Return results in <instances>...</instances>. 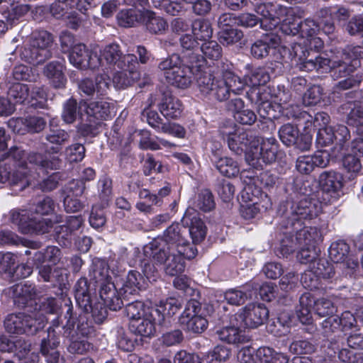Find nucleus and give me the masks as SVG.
Segmentation results:
<instances>
[{
  "label": "nucleus",
  "instance_id": "f257e3e1",
  "mask_svg": "<svg viewBox=\"0 0 363 363\" xmlns=\"http://www.w3.org/2000/svg\"><path fill=\"white\" fill-rule=\"evenodd\" d=\"M65 310L63 319L55 318L48 329L46 337H43L40 343V353L48 363H58L64 361L60 352L57 350L60 341L59 335L73 340L77 336L90 337L95 335V328L91 321L86 315H79L74 311L71 300L64 298Z\"/></svg>",
  "mask_w": 363,
  "mask_h": 363
},
{
  "label": "nucleus",
  "instance_id": "f03ea898",
  "mask_svg": "<svg viewBox=\"0 0 363 363\" xmlns=\"http://www.w3.org/2000/svg\"><path fill=\"white\" fill-rule=\"evenodd\" d=\"M179 43L183 50L182 55L173 53L162 59L157 69L167 84L179 89H186L192 82V77L188 72L196 74L201 71L205 67L206 59L194 52L199 43L194 35H182Z\"/></svg>",
  "mask_w": 363,
  "mask_h": 363
},
{
  "label": "nucleus",
  "instance_id": "7ed1b4c3",
  "mask_svg": "<svg viewBox=\"0 0 363 363\" xmlns=\"http://www.w3.org/2000/svg\"><path fill=\"white\" fill-rule=\"evenodd\" d=\"M221 134L232 152L238 155L245 153L246 162L253 168L262 169L264 164L276 160L278 147L274 138L263 140L260 143L251 131L240 128L224 130Z\"/></svg>",
  "mask_w": 363,
  "mask_h": 363
},
{
  "label": "nucleus",
  "instance_id": "20e7f679",
  "mask_svg": "<svg viewBox=\"0 0 363 363\" xmlns=\"http://www.w3.org/2000/svg\"><path fill=\"white\" fill-rule=\"evenodd\" d=\"M319 213L315 203L303 199L291 205L290 211L285 213L286 229H293L296 233V241L299 245L315 246L322 241L323 235L316 227H303L304 222L315 218Z\"/></svg>",
  "mask_w": 363,
  "mask_h": 363
},
{
  "label": "nucleus",
  "instance_id": "39448f33",
  "mask_svg": "<svg viewBox=\"0 0 363 363\" xmlns=\"http://www.w3.org/2000/svg\"><path fill=\"white\" fill-rule=\"evenodd\" d=\"M55 209V203L50 197L40 201L34 209L14 208L9 212V220L18 226L23 234H44L52 227L50 220L41 217Z\"/></svg>",
  "mask_w": 363,
  "mask_h": 363
},
{
  "label": "nucleus",
  "instance_id": "423d86ee",
  "mask_svg": "<svg viewBox=\"0 0 363 363\" xmlns=\"http://www.w3.org/2000/svg\"><path fill=\"white\" fill-rule=\"evenodd\" d=\"M90 277L99 285V296L108 308L115 311L120 310L123 303L112 281L106 260L99 258L93 260Z\"/></svg>",
  "mask_w": 363,
  "mask_h": 363
},
{
  "label": "nucleus",
  "instance_id": "0eeeda50",
  "mask_svg": "<svg viewBox=\"0 0 363 363\" xmlns=\"http://www.w3.org/2000/svg\"><path fill=\"white\" fill-rule=\"evenodd\" d=\"M6 330L11 334L33 335L44 326V317L38 313L9 314L4 320Z\"/></svg>",
  "mask_w": 363,
  "mask_h": 363
},
{
  "label": "nucleus",
  "instance_id": "6e6552de",
  "mask_svg": "<svg viewBox=\"0 0 363 363\" xmlns=\"http://www.w3.org/2000/svg\"><path fill=\"white\" fill-rule=\"evenodd\" d=\"M203 68L196 74H188L198 75L196 85L200 94L209 99L213 98L218 101H224L228 99V89L225 80L220 76H216L210 72H203Z\"/></svg>",
  "mask_w": 363,
  "mask_h": 363
},
{
  "label": "nucleus",
  "instance_id": "1a4fd4ad",
  "mask_svg": "<svg viewBox=\"0 0 363 363\" xmlns=\"http://www.w3.org/2000/svg\"><path fill=\"white\" fill-rule=\"evenodd\" d=\"M136 57L133 54H123L119 45L111 43L100 50L98 55L99 67L109 72L117 68L124 67L125 63L128 65L135 62Z\"/></svg>",
  "mask_w": 363,
  "mask_h": 363
},
{
  "label": "nucleus",
  "instance_id": "9d476101",
  "mask_svg": "<svg viewBox=\"0 0 363 363\" xmlns=\"http://www.w3.org/2000/svg\"><path fill=\"white\" fill-rule=\"evenodd\" d=\"M289 57L294 59L295 61L299 62L300 69L306 72H311L314 69L323 73L330 69V60L321 56L311 57V52L305 45L301 43H294L291 50H289Z\"/></svg>",
  "mask_w": 363,
  "mask_h": 363
},
{
  "label": "nucleus",
  "instance_id": "9b49d317",
  "mask_svg": "<svg viewBox=\"0 0 363 363\" xmlns=\"http://www.w3.org/2000/svg\"><path fill=\"white\" fill-rule=\"evenodd\" d=\"M179 323L189 332L203 333L207 328L208 322L204 316L201 304L196 300H190L179 317Z\"/></svg>",
  "mask_w": 363,
  "mask_h": 363
},
{
  "label": "nucleus",
  "instance_id": "f8f14e48",
  "mask_svg": "<svg viewBox=\"0 0 363 363\" xmlns=\"http://www.w3.org/2000/svg\"><path fill=\"white\" fill-rule=\"evenodd\" d=\"M290 9L277 3H264L256 6L255 11L260 15L261 27L265 30H272L281 25Z\"/></svg>",
  "mask_w": 363,
  "mask_h": 363
},
{
  "label": "nucleus",
  "instance_id": "ddd939ff",
  "mask_svg": "<svg viewBox=\"0 0 363 363\" xmlns=\"http://www.w3.org/2000/svg\"><path fill=\"white\" fill-rule=\"evenodd\" d=\"M268 316L269 311L264 304L249 303L234 315V319L243 328H255L264 324Z\"/></svg>",
  "mask_w": 363,
  "mask_h": 363
},
{
  "label": "nucleus",
  "instance_id": "4468645a",
  "mask_svg": "<svg viewBox=\"0 0 363 363\" xmlns=\"http://www.w3.org/2000/svg\"><path fill=\"white\" fill-rule=\"evenodd\" d=\"M360 48H354L343 53L342 60L333 61L330 60V69L333 77H346L354 72L357 66L361 65V61L357 58L360 56Z\"/></svg>",
  "mask_w": 363,
  "mask_h": 363
},
{
  "label": "nucleus",
  "instance_id": "2eb2a0df",
  "mask_svg": "<svg viewBox=\"0 0 363 363\" xmlns=\"http://www.w3.org/2000/svg\"><path fill=\"white\" fill-rule=\"evenodd\" d=\"M69 62L76 68L86 69L99 67L98 54L93 53L83 43L76 44L69 55Z\"/></svg>",
  "mask_w": 363,
  "mask_h": 363
},
{
  "label": "nucleus",
  "instance_id": "dca6fc26",
  "mask_svg": "<svg viewBox=\"0 0 363 363\" xmlns=\"http://www.w3.org/2000/svg\"><path fill=\"white\" fill-rule=\"evenodd\" d=\"M138 61L137 57L135 62H131L124 67L117 68L111 72H113V84L117 89H125L132 86L140 77V73L138 69Z\"/></svg>",
  "mask_w": 363,
  "mask_h": 363
},
{
  "label": "nucleus",
  "instance_id": "f3484780",
  "mask_svg": "<svg viewBox=\"0 0 363 363\" xmlns=\"http://www.w3.org/2000/svg\"><path fill=\"white\" fill-rule=\"evenodd\" d=\"M280 44V38L273 33L264 35L255 40L250 47L252 57L262 60L267 57L272 50L276 49Z\"/></svg>",
  "mask_w": 363,
  "mask_h": 363
},
{
  "label": "nucleus",
  "instance_id": "a211bd4d",
  "mask_svg": "<svg viewBox=\"0 0 363 363\" xmlns=\"http://www.w3.org/2000/svg\"><path fill=\"white\" fill-rule=\"evenodd\" d=\"M329 163L328 155L325 152H318L313 155L299 156L296 162V169L303 174H309L315 167H325Z\"/></svg>",
  "mask_w": 363,
  "mask_h": 363
},
{
  "label": "nucleus",
  "instance_id": "6ab92c4d",
  "mask_svg": "<svg viewBox=\"0 0 363 363\" xmlns=\"http://www.w3.org/2000/svg\"><path fill=\"white\" fill-rule=\"evenodd\" d=\"M231 323L232 326L223 327L216 331L218 340L232 345L247 342L250 338L245 334V331L240 329L243 327L241 323L235 321L234 318L231 320Z\"/></svg>",
  "mask_w": 363,
  "mask_h": 363
},
{
  "label": "nucleus",
  "instance_id": "aec40b11",
  "mask_svg": "<svg viewBox=\"0 0 363 363\" xmlns=\"http://www.w3.org/2000/svg\"><path fill=\"white\" fill-rule=\"evenodd\" d=\"M186 228L181 226L179 223H172L164 231L161 238L157 240L167 246L169 251L176 250L179 246L187 243L184 235L186 234Z\"/></svg>",
  "mask_w": 363,
  "mask_h": 363
},
{
  "label": "nucleus",
  "instance_id": "412c9836",
  "mask_svg": "<svg viewBox=\"0 0 363 363\" xmlns=\"http://www.w3.org/2000/svg\"><path fill=\"white\" fill-rule=\"evenodd\" d=\"M69 138V133L65 130L50 129L45 135L46 142L43 143L45 152L49 155L60 153Z\"/></svg>",
  "mask_w": 363,
  "mask_h": 363
},
{
  "label": "nucleus",
  "instance_id": "4be33fe9",
  "mask_svg": "<svg viewBox=\"0 0 363 363\" xmlns=\"http://www.w3.org/2000/svg\"><path fill=\"white\" fill-rule=\"evenodd\" d=\"M110 78L107 74L98 75L95 80L89 78L82 79L78 85L80 91L86 96H92L95 92L104 95L110 85Z\"/></svg>",
  "mask_w": 363,
  "mask_h": 363
},
{
  "label": "nucleus",
  "instance_id": "5701e85b",
  "mask_svg": "<svg viewBox=\"0 0 363 363\" xmlns=\"http://www.w3.org/2000/svg\"><path fill=\"white\" fill-rule=\"evenodd\" d=\"M14 302L20 307H25L35 300L38 294L35 286L32 284H17L9 289Z\"/></svg>",
  "mask_w": 363,
  "mask_h": 363
},
{
  "label": "nucleus",
  "instance_id": "b1692460",
  "mask_svg": "<svg viewBox=\"0 0 363 363\" xmlns=\"http://www.w3.org/2000/svg\"><path fill=\"white\" fill-rule=\"evenodd\" d=\"M157 321L150 315V309L148 313L140 318L130 321V329L136 335L143 337H151L155 335V324Z\"/></svg>",
  "mask_w": 363,
  "mask_h": 363
},
{
  "label": "nucleus",
  "instance_id": "393cba45",
  "mask_svg": "<svg viewBox=\"0 0 363 363\" xmlns=\"http://www.w3.org/2000/svg\"><path fill=\"white\" fill-rule=\"evenodd\" d=\"M181 307L178 300L174 298H169L165 301H160L156 308H150L152 315L157 321V324L162 325L166 318L174 315Z\"/></svg>",
  "mask_w": 363,
  "mask_h": 363
},
{
  "label": "nucleus",
  "instance_id": "a878e982",
  "mask_svg": "<svg viewBox=\"0 0 363 363\" xmlns=\"http://www.w3.org/2000/svg\"><path fill=\"white\" fill-rule=\"evenodd\" d=\"M144 253L151 258V261L158 266L164 265L170 259L169 250L160 240H154L145 246Z\"/></svg>",
  "mask_w": 363,
  "mask_h": 363
},
{
  "label": "nucleus",
  "instance_id": "bb28decb",
  "mask_svg": "<svg viewBox=\"0 0 363 363\" xmlns=\"http://www.w3.org/2000/svg\"><path fill=\"white\" fill-rule=\"evenodd\" d=\"M64 69L65 67L62 62L52 61L45 66L43 74L53 87L61 89L64 88L67 83Z\"/></svg>",
  "mask_w": 363,
  "mask_h": 363
},
{
  "label": "nucleus",
  "instance_id": "cd10ccee",
  "mask_svg": "<svg viewBox=\"0 0 363 363\" xmlns=\"http://www.w3.org/2000/svg\"><path fill=\"white\" fill-rule=\"evenodd\" d=\"M158 107L160 113L168 119L177 118L183 109L180 100L168 93L163 94Z\"/></svg>",
  "mask_w": 363,
  "mask_h": 363
},
{
  "label": "nucleus",
  "instance_id": "c85d7f7f",
  "mask_svg": "<svg viewBox=\"0 0 363 363\" xmlns=\"http://www.w3.org/2000/svg\"><path fill=\"white\" fill-rule=\"evenodd\" d=\"M142 23L152 34H162L168 28L167 22L163 17L150 10L143 11Z\"/></svg>",
  "mask_w": 363,
  "mask_h": 363
},
{
  "label": "nucleus",
  "instance_id": "c756f323",
  "mask_svg": "<svg viewBox=\"0 0 363 363\" xmlns=\"http://www.w3.org/2000/svg\"><path fill=\"white\" fill-rule=\"evenodd\" d=\"M21 58L26 62L38 65L49 59L52 54L50 50H40L38 47L29 43L21 52Z\"/></svg>",
  "mask_w": 363,
  "mask_h": 363
},
{
  "label": "nucleus",
  "instance_id": "7c9ffc66",
  "mask_svg": "<svg viewBox=\"0 0 363 363\" xmlns=\"http://www.w3.org/2000/svg\"><path fill=\"white\" fill-rule=\"evenodd\" d=\"M82 2H86L87 4H90L89 0H55L50 5V11L54 17L60 18L68 14V11L75 6L82 12H83V10L86 11V6L80 4Z\"/></svg>",
  "mask_w": 363,
  "mask_h": 363
},
{
  "label": "nucleus",
  "instance_id": "2f4dec72",
  "mask_svg": "<svg viewBox=\"0 0 363 363\" xmlns=\"http://www.w3.org/2000/svg\"><path fill=\"white\" fill-rule=\"evenodd\" d=\"M315 303V297L311 293L303 294L299 298V305L296 307V315L303 324H309L312 320L311 309Z\"/></svg>",
  "mask_w": 363,
  "mask_h": 363
},
{
  "label": "nucleus",
  "instance_id": "473e14b6",
  "mask_svg": "<svg viewBox=\"0 0 363 363\" xmlns=\"http://www.w3.org/2000/svg\"><path fill=\"white\" fill-rule=\"evenodd\" d=\"M325 318H326L321 323L323 333L325 336H329L335 332L340 331L342 320L345 319L349 320L350 327L354 325L353 321L354 318L350 312L343 313L342 318H340L335 314Z\"/></svg>",
  "mask_w": 363,
  "mask_h": 363
},
{
  "label": "nucleus",
  "instance_id": "72a5a7b5",
  "mask_svg": "<svg viewBox=\"0 0 363 363\" xmlns=\"http://www.w3.org/2000/svg\"><path fill=\"white\" fill-rule=\"evenodd\" d=\"M13 167L12 169H9L11 171L9 184L11 185L20 184L21 189H23L31 183L33 179H35V177L30 173V171L28 170L27 165L19 163L18 166H13Z\"/></svg>",
  "mask_w": 363,
  "mask_h": 363
},
{
  "label": "nucleus",
  "instance_id": "f704fd0d",
  "mask_svg": "<svg viewBox=\"0 0 363 363\" xmlns=\"http://www.w3.org/2000/svg\"><path fill=\"white\" fill-rule=\"evenodd\" d=\"M27 160L30 164H33L41 169H57L60 167L62 160L57 156H44L38 152H31Z\"/></svg>",
  "mask_w": 363,
  "mask_h": 363
},
{
  "label": "nucleus",
  "instance_id": "c9c22d12",
  "mask_svg": "<svg viewBox=\"0 0 363 363\" xmlns=\"http://www.w3.org/2000/svg\"><path fill=\"white\" fill-rule=\"evenodd\" d=\"M111 104L104 101H91L86 106V114L88 118H91L95 121L100 122L103 120H107L111 116Z\"/></svg>",
  "mask_w": 363,
  "mask_h": 363
},
{
  "label": "nucleus",
  "instance_id": "e433bc0d",
  "mask_svg": "<svg viewBox=\"0 0 363 363\" xmlns=\"http://www.w3.org/2000/svg\"><path fill=\"white\" fill-rule=\"evenodd\" d=\"M318 182L323 190L327 192L337 191L343 186L341 174L334 171L322 172L318 177Z\"/></svg>",
  "mask_w": 363,
  "mask_h": 363
},
{
  "label": "nucleus",
  "instance_id": "4c0bfd02",
  "mask_svg": "<svg viewBox=\"0 0 363 363\" xmlns=\"http://www.w3.org/2000/svg\"><path fill=\"white\" fill-rule=\"evenodd\" d=\"M257 363H288L289 357L281 352H276L269 347H261L255 352Z\"/></svg>",
  "mask_w": 363,
  "mask_h": 363
},
{
  "label": "nucleus",
  "instance_id": "58836bf2",
  "mask_svg": "<svg viewBox=\"0 0 363 363\" xmlns=\"http://www.w3.org/2000/svg\"><path fill=\"white\" fill-rule=\"evenodd\" d=\"M142 280L143 277L138 272L133 270L129 272L125 284L118 291V296L121 298L123 303L124 301H128L129 295H133L137 293L138 290L140 288Z\"/></svg>",
  "mask_w": 363,
  "mask_h": 363
},
{
  "label": "nucleus",
  "instance_id": "ea45409f",
  "mask_svg": "<svg viewBox=\"0 0 363 363\" xmlns=\"http://www.w3.org/2000/svg\"><path fill=\"white\" fill-rule=\"evenodd\" d=\"M340 110L345 115L347 123L350 125L358 126L359 120L363 119V104L360 102H347L341 106Z\"/></svg>",
  "mask_w": 363,
  "mask_h": 363
},
{
  "label": "nucleus",
  "instance_id": "a19ab883",
  "mask_svg": "<svg viewBox=\"0 0 363 363\" xmlns=\"http://www.w3.org/2000/svg\"><path fill=\"white\" fill-rule=\"evenodd\" d=\"M75 299L78 306L88 312L91 308V297L89 292L88 281L86 278H80L74 286Z\"/></svg>",
  "mask_w": 363,
  "mask_h": 363
},
{
  "label": "nucleus",
  "instance_id": "79ce46f5",
  "mask_svg": "<svg viewBox=\"0 0 363 363\" xmlns=\"http://www.w3.org/2000/svg\"><path fill=\"white\" fill-rule=\"evenodd\" d=\"M299 11L290 9L281 23V30L286 35H295L301 32V21Z\"/></svg>",
  "mask_w": 363,
  "mask_h": 363
},
{
  "label": "nucleus",
  "instance_id": "37998d69",
  "mask_svg": "<svg viewBox=\"0 0 363 363\" xmlns=\"http://www.w3.org/2000/svg\"><path fill=\"white\" fill-rule=\"evenodd\" d=\"M184 219L186 223L187 219L190 220L189 233L191 237L193 242L194 244H197L202 242L206 235V227L203 220L196 215L190 217V215L186 213L185 214Z\"/></svg>",
  "mask_w": 363,
  "mask_h": 363
},
{
  "label": "nucleus",
  "instance_id": "c03bdc74",
  "mask_svg": "<svg viewBox=\"0 0 363 363\" xmlns=\"http://www.w3.org/2000/svg\"><path fill=\"white\" fill-rule=\"evenodd\" d=\"M143 16V10L128 9L121 11L117 15V19L121 26L129 28L142 22Z\"/></svg>",
  "mask_w": 363,
  "mask_h": 363
},
{
  "label": "nucleus",
  "instance_id": "a18cd8bd",
  "mask_svg": "<svg viewBox=\"0 0 363 363\" xmlns=\"http://www.w3.org/2000/svg\"><path fill=\"white\" fill-rule=\"evenodd\" d=\"M330 259L336 264L340 265L347 259L350 247L343 240L333 242L328 250Z\"/></svg>",
  "mask_w": 363,
  "mask_h": 363
},
{
  "label": "nucleus",
  "instance_id": "49530a36",
  "mask_svg": "<svg viewBox=\"0 0 363 363\" xmlns=\"http://www.w3.org/2000/svg\"><path fill=\"white\" fill-rule=\"evenodd\" d=\"M216 168L223 176L229 178L237 177L240 172L238 163L228 157L219 158L216 162Z\"/></svg>",
  "mask_w": 363,
  "mask_h": 363
},
{
  "label": "nucleus",
  "instance_id": "de8ad7c7",
  "mask_svg": "<svg viewBox=\"0 0 363 363\" xmlns=\"http://www.w3.org/2000/svg\"><path fill=\"white\" fill-rule=\"evenodd\" d=\"M296 231L289 230L284 233V237L280 242L279 247L277 248V255L282 257H287L293 253L299 243L296 241V233L295 234V239L294 233Z\"/></svg>",
  "mask_w": 363,
  "mask_h": 363
},
{
  "label": "nucleus",
  "instance_id": "09e8293b",
  "mask_svg": "<svg viewBox=\"0 0 363 363\" xmlns=\"http://www.w3.org/2000/svg\"><path fill=\"white\" fill-rule=\"evenodd\" d=\"M170 259L164 264L165 273L169 276H177L184 271V259L180 255L176 253V250L169 251Z\"/></svg>",
  "mask_w": 363,
  "mask_h": 363
},
{
  "label": "nucleus",
  "instance_id": "8fccbe9b",
  "mask_svg": "<svg viewBox=\"0 0 363 363\" xmlns=\"http://www.w3.org/2000/svg\"><path fill=\"white\" fill-rule=\"evenodd\" d=\"M192 33L199 40H206L211 38L213 29L211 23L206 19H196L191 24Z\"/></svg>",
  "mask_w": 363,
  "mask_h": 363
},
{
  "label": "nucleus",
  "instance_id": "3c124183",
  "mask_svg": "<svg viewBox=\"0 0 363 363\" xmlns=\"http://www.w3.org/2000/svg\"><path fill=\"white\" fill-rule=\"evenodd\" d=\"M315 273L323 279H330L334 277L336 272L341 269L340 265L335 266L325 259H318V262L313 266Z\"/></svg>",
  "mask_w": 363,
  "mask_h": 363
},
{
  "label": "nucleus",
  "instance_id": "603ef678",
  "mask_svg": "<svg viewBox=\"0 0 363 363\" xmlns=\"http://www.w3.org/2000/svg\"><path fill=\"white\" fill-rule=\"evenodd\" d=\"M318 23L320 30L325 34L333 33L335 30V25L333 18V13L330 9L325 8L317 13Z\"/></svg>",
  "mask_w": 363,
  "mask_h": 363
},
{
  "label": "nucleus",
  "instance_id": "864d4df0",
  "mask_svg": "<svg viewBox=\"0 0 363 363\" xmlns=\"http://www.w3.org/2000/svg\"><path fill=\"white\" fill-rule=\"evenodd\" d=\"M195 206L203 211L209 212L212 211L216 206L213 196L208 189H203L199 194L194 202Z\"/></svg>",
  "mask_w": 363,
  "mask_h": 363
},
{
  "label": "nucleus",
  "instance_id": "5fc2aeb1",
  "mask_svg": "<svg viewBox=\"0 0 363 363\" xmlns=\"http://www.w3.org/2000/svg\"><path fill=\"white\" fill-rule=\"evenodd\" d=\"M298 133V129L291 123L283 125L279 130L280 140L288 147L293 145L296 143Z\"/></svg>",
  "mask_w": 363,
  "mask_h": 363
},
{
  "label": "nucleus",
  "instance_id": "6e6d98bb",
  "mask_svg": "<svg viewBox=\"0 0 363 363\" xmlns=\"http://www.w3.org/2000/svg\"><path fill=\"white\" fill-rule=\"evenodd\" d=\"M79 115V107L76 99H68L63 104L62 118L67 124L74 123Z\"/></svg>",
  "mask_w": 363,
  "mask_h": 363
},
{
  "label": "nucleus",
  "instance_id": "4d7b16f0",
  "mask_svg": "<svg viewBox=\"0 0 363 363\" xmlns=\"http://www.w3.org/2000/svg\"><path fill=\"white\" fill-rule=\"evenodd\" d=\"M116 345L119 349L125 352H130L135 346V341L130 337L123 327L117 326L115 328Z\"/></svg>",
  "mask_w": 363,
  "mask_h": 363
},
{
  "label": "nucleus",
  "instance_id": "13d9d810",
  "mask_svg": "<svg viewBox=\"0 0 363 363\" xmlns=\"http://www.w3.org/2000/svg\"><path fill=\"white\" fill-rule=\"evenodd\" d=\"M243 38V33L235 28H226L219 33L220 43L223 45H231L238 43Z\"/></svg>",
  "mask_w": 363,
  "mask_h": 363
},
{
  "label": "nucleus",
  "instance_id": "bf43d9fd",
  "mask_svg": "<svg viewBox=\"0 0 363 363\" xmlns=\"http://www.w3.org/2000/svg\"><path fill=\"white\" fill-rule=\"evenodd\" d=\"M223 79L225 80V84L228 89V99L230 97L231 93L237 95L240 91H242L245 87V83L240 78L231 72L225 73Z\"/></svg>",
  "mask_w": 363,
  "mask_h": 363
},
{
  "label": "nucleus",
  "instance_id": "052dcab7",
  "mask_svg": "<svg viewBox=\"0 0 363 363\" xmlns=\"http://www.w3.org/2000/svg\"><path fill=\"white\" fill-rule=\"evenodd\" d=\"M301 248L298 252L297 258L304 264L311 263L313 266L314 263L318 262L320 250L315 246L299 245Z\"/></svg>",
  "mask_w": 363,
  "mask_h": 363
},
{
  "label": "nucleus",
  "instance_id": "680f3d73",
  "mask_svg": "<svg viewBox=\"0 0 363 363\" xmlns=\"http://www.w3.org/2000/svg\"><path fill=\"white\" fill-rule=\"evenodd\" d=\"M323 89L319 85L311 86L303 96V104L306 106L317 105L322 100Z\"/></svg>",
  "mask_w": 363,
  "mask_h": 363
},
{
  "label": "nucleus",
  "instance_id": "e2e57ef3",
  "mask_svg": "<svg viewBox=\"0 0 363 363\" xmlns=\"http://www.w3.org/2000/svg\"><path fill=\"white\" fill-rule=\"evenodd\" d=\"M314 310L320 317H327L335 315L337 308L334 303L329 299L322 298L315 299Z\"/></svg>",
  "mask_w": 363,
  "mask_h": 363
},
{
  "label": "nucleus",
  "instance_id": "0e129e2a",
  "mask_svg": "<svg viewBox=\"0 0 363 363\" xmlns=\"http://www.w3.org/2000/svg\"><path fill=\"white\" fill-rule=\"evenodd\" d=\"M9 95L16 103L22 104L30 95V87L25 84H13L9 89Z\"/></svg>",
  "mask_w": 363,
  "mask_h": 363
},
{
  "label": "nucleus",
  "instance_id": "69168bd1",
  "mask_svg": "<svg viewBox=\"0 0 363 363\" xmlns=\"http://www.w3.org/2000/svg\"><path fill=\"white\" fill-rule=\"evenodd\" d=\"M201 50L204 57L211 60H218L222 57V48L214 40L203 43Z\"/></svg>",
  "mask_w": 363,
  "mask_h": 363
},
{
  "label": "nucleus",
  "instance_id": "338daca9",
  "mask_svg": "<svg viewBox=\"0 0 363 363\" xmlns=\"http://www.w3.org/2000/svg\"><path fill=\"white\" fill-rule=\"evenodd\" d=\"M252 292L247 293L246 291L238 289H229L225 294L224 297L227 302L231 305H241L243 304L246 300L252 298Z\"/></svg>",
  "mask_w": 363,
  "mask_h": 363
},
{
  "label": "nucleus",
  "instance_id": "774afa93",
  "mask_svg": "<svg viewBox=\"0 0 363 363\" xmlns=\"http://www.w3.org/2000/svg\"><path fill=\"white\" fill-rule=\"evenodd\" d=\"M257 111L259 116L264 118L272 119L278 117L276 108H279L277 104H273L271 101L259 99L257 101Z\"/></svg>",
  "mask_w": 363,
  "mask_h": 363
}]
</instances>
